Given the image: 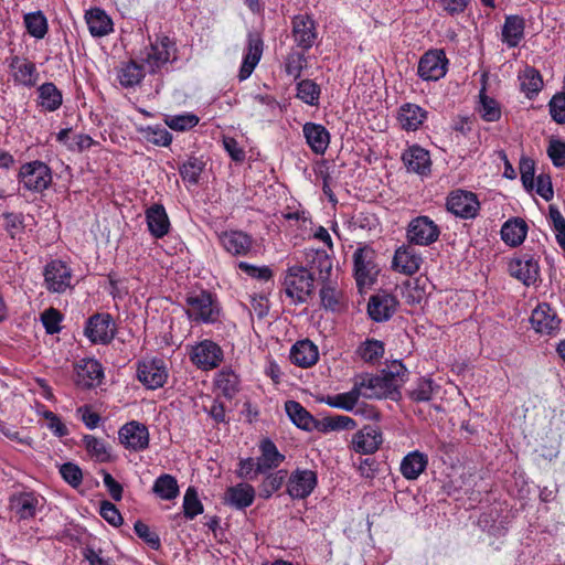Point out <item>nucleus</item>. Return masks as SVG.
Here are the masks:
<instances>
[{"instance_id": "nucleus-1", "label": "nucleus", "mask_w": 565, "mask_h": 565, "mask_svg": "<svg viewBox=\"0 0 565 565\" xmlns=\"http://www.w3.org/2000/svg\"><path fill=\"white\" fill-rule=\"evenodd\" d=\"M406 369L401 363H394L388 371L381 374L361 373L354 376V384L360 397L367 399L390 398L398 401L402 396L401 386L405 382Z\"/></svg>"}, {"instance_id": "nucleus-2", "label": "nucleus", "mask_w": 565, "mask_h": 565, "mask_svg": "<svg viewBox=\"0 0 565 565\" xmlns=\"http://www.w3.org/2000/svg\"><path fill=\"white\" fill-rule=\"evenodd\" d=\"M313 274L303 266L289 267L284 276V290L294 303H305L315 290Z\"/></svg>"}, {"instance_id": "nucleus-3", "label": "nucleus", "mask_w": 565, "mask_h": 565, "mask_svg": "<svg viewBox=\"0 0 565 565\" xmlns=\"http://www.w3.org/2000/svg\"><path fill=\"white\" fill-rule=\"evenodd\" d=\"M19 179L26 190L42 192L51 184L52 172L47 164L35 160L21 167Z\"/></svg>"}, {"instance_id": "nucleus-4", "label": "nucleus", "mask_w": 565, "mask_h": 565, "mask_svg": "<svg viewBox=\"0 0 565 565\" xmlns=\"http://www.w3.org/2000/svg\"><path fill=\"white\" fill-rule=\"evenodd\" d=\"M375 252L369 247H359L353 255L354 275L358 287H370L375 281L377 269L374 264Z\"/></svg>"}, {"instance_id": "nucleus-5", "label": "nucleus", "mask_w": 565, "mask_h": 565, "mask_svg": "<svg viewBox=\"0 0 565 565\" xmlns=\"http://www.w3.org/2000/svg\"><path fill=\"white\" fill-rule=\"evenodd\" d=\"M185 303L189 307L188 316L193 321L214 322L217 317V309L213 298L207 291L191 292L186 295Z\"/></svg>"}, {"instance_id": "nucleus-6", "label": "nucleus", "mask_w": 565, "mask_h": 565, "mask_svg": "<svg viewBox=\"0 0 565 565\" xmlns=\"http://www.w3.org/2000/svg\"><path fill=\"white\" fill-rule=\"evenodd\" d=\"M440 235L438 225L428 216L422 215L412 220L407 227L409 243L428 246L435 243Z\"/></svg>"}, {"instance_id": "nucleus-7", "label": "nucleus", "mask_w": 565, "mask_h": 565, "mask_svg": "<svg viewBox=\"0 0 565 565\" xmlns=\"http://www.w3.org/2000/svg\"><path fill=\"white\" fill-rule=\"evenodd\" d=\"M84 333L93 343H110L115 338L111 316L109 313L93 315L86 322Z\"/></svg>"}, {"instance_id": "nucleus-8", "label": "nucleus", "mask_w": 565, "mask_h": 565, "mask_svg": "<svg viewBox=\"0 0 565 565\" xmlns=\"http://www.w3.org/2000/svg\"><path fill=\"white\" fill-rule=\"evenodd\" d=\"M446 206L456 216L472 218L477 215L480 204L475 193L456 190L449 193Z\"/></svg>"}, {"instance_id": "nucleus-9", "label": "nucleus", "mask_w": 565, "mask_h": 565, "mask_svg": "<svg viewBox=\"0 0 565 565\" xmlns=\"http://www.w3.org/2000/svg\"><path fill=\"white\" fill-rule=\"evenodd\" d=\"M44 280L49 291L64 292L71 287L72 269L62 260H52L44 268Z\"/></svg>"}, {"instance_id": "nucleus-10", "label": "nucleus", "mask_w": 565, "mask_h": 565, "mask_svg": "<svg viewBox=\"0 0 565 565\" xmlns=\"http://www.w3.org/2000/svg\"><path fill=\"white\" fill-rule=\"evenodd\" d=\"M291 35L297 46L305 51L311 49L318 33L315 20L308 14H298L292 18Z\"/></svg>"}, {"instance_id": "nucleus-11", "label": "nucleus", "mask_w": 565, "mask_h": 565, "mask_svg": "<svg viewBox=\"0 0 565 565\" xmlns=\"http://www.w3.org/2000/svg\"><path fill=\"white\" fill-rule=\"evenodd\" d=\"M447 58L443 51L425 53L418 63V75L424 81H438L446 74Z\"/></svg>"}, {"instance_id": "nucleus-12", "label": "nucleus", "mask_w": 565, "mask_h": 565, "mask_svg": "<svg viewBox=\"0 0 565 565\" xmlns=\"http://www.w3.org/2000/svg\"><path fill=\"white\" fill-rule=\"evenodd\" d=\"M171 49H173V43L168 36H162L156 43H151L143 53L145 56L142 61L145 67H147L150 73L159 71L163 65L170 62Z\"/></svg>"}, {"instance_id": "nucleus-13", "label": "nucleus", "mask_w": 565, "mask_h": 565, "mask_svg": "<svg viewBox=\"0 0 565 565\" xmlns=\"http://www.w3.org/2000/svg\"><path fill=\"white\" fill-rule=\"evenodd\" d=\"M317 482L315 471L297 469L291 472L288 479L287 492L292 499H305L315 490Z\"/></svg>"}, {"instance_id": "nucleus-14", "label": "nucleus", "mask_w": 565, "mask_h": 565, "mask_svg": "<svg viewBox=\"0 0 565 565\" xmlns=\"http://www.w3.org/2000/svg\"><path fill=\"white\" fill-rule=\"evenodd\" d=\"M223 360L221 348L210 340L200 342L192 349L191 361L202 370H212Z\"/></svg>"}, {"instance_id": "nucleus-15", "label": "nucleus", "mask_w": 565, "mask_h": 565, "mask_svg": "<svg viewBox=\"0 0 565 565\" xmlns=\"http://www.w3.org/2000/svg\"><path fill=\"white\" fill-rule=\"evenodd\" d=\"M119 440L126 448L140 451L149 446V431L146 425L129 422L119 429Z\"/></svg>"}, {"instance_id": "nucleus-16", "label": "nucleus", "mask_w": 565, "mask_h": 565, "mask_svg": "<svg viewBox=\"0 0 565 565\" xmlns=\"http://www.w3.org/2000/svg\"><path fill=\"white\" fill-rule=\"evenodd\" d=\"M137 377L148 388L156 390L162 387L168 377L163 361L152 360L139 363Z\"/></svg>"}, {"instance_id": "nucleus-17", "label": "nucleus", "mask_w": 565, "mask_h": 565, "mask_svg": "<svg viewBox=\"0 0 565 565\" xmlns=\"http://www.w3.org/2000/svg\"><path fill=\"white\" fill-rule=\"evenodd\" d=\"M397 303L393 295L388 292H377L369 300L367 313L372 320L383 322L394 315Z\"/></svg>"}, {"instance_id": "nucleus-18", "label": "nucleus", "mask_w": 565, "mask_h": 565, "mask_svg": "<svg viewBox=\"0 0 565 565\" xmlns=\"http://www.w3.org/2000/svg\"><path fill=\"white\" fill-rule=\"evenodd\" d=\"M533 329L543 334H554L559 329L561 320L547 303L539 305L531 315Z\"/></svg>"}, {"instance_id": "nucleus-19", "label": "nucleus", "mask_w": 565, "mask_h": 565, "mask_svg": "<svg viewBox=\"0 0 565 565\" xmlns=\"http://www.w3.org/2000/svg\"><path fill=\"white\" fill-rule=\"evenodd\" d=\"M509 273L524 285L530 286L537 280L540 267L533 257L525 255L510 260Z\"/></svg>"}, {"instance_id": "nucleus-20", "label": "nucleus", "mask_w": 565, "mask_h": 565, "mask_svg": "<svg viewBox=\"0 0 565 565\" xmlns=\"http://www.w3.org/2000/svg\"><path fill=\"white\" fill-rule=\"evenodd\" d=\"M383 443L382 433L375 426H365L352 439L353 449L360 454H373Z\"/></svg>"}, {"instance_id": "nucleus-21", "label": "nucleus", "mask_w": 565, "mask_h": 565, "mask_svg": "<svg viewBox=\"0 0 565 565\" xmlns=\"http://www.w3.org/2000/svg\"><path fill=\"white\" fill-rule=\"evenodd\" d=\"M146 221L150 234L161 238L169 233L170 221L162 204H153L146 210Z\"/></svg>"}, {"instance_id": "nucleus-22", "label": "nucleus", "mask_w": 565, "mask_h": 565, "mask_svg": "<svg viewBox=\"0 0 565 565\" xmlns=\"http://www.w3.org/2000/svg\"><path fill=\"white\" fill-rule=\"evenodd\" d=\"M422 257L412 246H402L396 249L393 258V267L398 273L413 275L419 270Z\"/></svg>"}, {"instance_id": "nucleus-23", "label": "nucleus", "mask_w": 565, "mask_h": 565, "mask_svg": "<svg viewBox=\"0 0 565 565\" xmlns=\"http://www.w3.org/2000/svg\"><path fill=\"white\" fill-rule=\"evenodd\" d=\"M402 160L408 171L427 174L430 171L429 152L419 146H412L404 151Z\"/></svg>"}, {"instance_id": "nucleus-24", "label": "nucleus", "mask_w": 565, "mask_h": 565, "mask_svg": "<svg viewBox=\"0 0 565 565\" xmlns=\"http://www.w3.org/2000/svg\"><path fill=\"white\" fill-rule=\"evenodd\" d=\"M263 54V40L258 35L249 34L247 53L244 56L238 78L239 81L247 79L254 68L257 66Z\"/></svg>"}, {"instance_id": "nucleus-25", "label": "nucleus", "mask_w": 565, "mask_h": 565, "mask_svg": "<svg viewBox=\"0 0 565 565\" xmlns=\"http://www.w3.org/2000/svg\"><path fill=\"white\" fill-rule=\"evenodd\" d=\"M306 141L313 152L323 154L330 142V134L324 126L307 122L302 128Z\"/></svg>"}, {"instance_id": "nucleus-26", "label": "nucleus", "mask_w": 565, "mask_h": 565, "mask_svg": "<svg viewBox=\"0 0 565 565\" xmlns=\"http://www.w3.org/2000/svg\"><path fill=\"white\" fill-rule=\"evenodd\" d=\"M10 68L15 82L28 87H32L36 84L39 73L36 72L34 63L26 58L13 56L10 62Z\"/></svg>"}, {"instance_id": "nucleus-27", "label": "nucleus", "mask_w": 565, "mask_h": 565, "mask_svg": "<svg viewBox=\"0 0 565 565\" xmlns=\"http://www.w3.org/2000/svg\"><path fill=\"white\" fill-rule=\"evenodd\" d=\"M319 359L318 348L310 340L296 342L290 350V360L300 367H309Z\"/></svg>"}, {"instance_id": "nucleus-28", "label": "nucleus", "mask_w": 565, "mask_h": 565, "mask_svg": "<svg viewBox=\"0 0 565 565\" xmlns=\"http://www.w3.org/2000/svg\"><path fill=\"white\" fill-rule=\"evenodd\" d=\"M255 499V489L248 483H238L230 487L225 492V503L237 509L243 510L249 507Z\"/></svg>"}, {"instance_id": "nucleus-29", "label": "nucleus", "mask_w": 565, "mask_h": 565, "mask_svg": "<svg viewBox=\"0 0 565 565\" xmlns=\"http://www.w3.org/2000/svg\"><path fill=\"white\" fill-rule=\"evenodd\" d=\"M77 384L83 387H92L103 377V369L94 359L82 360L76 366Z\"/></svg>"}, {"instance_id": "nucleus-30", "label": "nucleus", "mask_w": 565, "mask_h": 565, "mask_svg": "<svg viewBox=\"0 0 565 565\" xmlns=\"http://www.w3.org/2000/svg\"><path fill=\"white\" fill-rule=\"evenodd\" d=\"M260 456L257 457L256 465H258L263 473L277 468L285 460V456L279 452L276 445L270 439H264L259 446Z\"/></svg>"}, {"instance_id": "nucleus-31", "label": "nucleus", "mask_w": 565, "mask_h": 565, "mask_svg": "<svg viewBox=\"0 0 565 565\" xmlns=\"http://www.w3.org/2000/svg\"><path fill=\"white\" fill-rule=\"evenodd\" d=\"M527 234V224L523 218L508 220L501 228V238L508 245L515 247L521 245Z\"/></svg>"}, {"instance_id": "nucleus-32", "label": "nucleus", "mask_w": 565, "mask_h": 565, "mask_svg": "<svg viewBox=\"0 0 565 565\" xmlns=\"http://www.w3.org/2000/svg\"><path fill=\"white\" fill-rule=\"evenodd\" d=\"M428 465L427 455L414 450L407 454L401 462V472L407 480H416Z\"/></svg>"}, {"instance_id": "nucleus-33", "label": "nucleus", "mask_w": 565, "mask_h": 565, "mask_svg": "<svg viewBox=\"0 0 565 565\" xmlns=\"http://www.w3.org/2000/svg\"><path fill=\"white\" fill-rule=\"evenodd\" d=\"M525 21L520 15H508L505 17L504 24L502 26V42L509 47H515L524 38Z\"/></svg>"}, {"instance_id": "nucleus-34", "label": "nucleus", "mask_w": 565, "mask_h": 565, "mask_svg": "<svg viewBox=\"0 0 565 565\" xmlns=\"http://www.w3.org/2000/svg\"><path fill=\"white\" fill-rule=\"evenodd\" d=\"M85 19L90 34L95 38L105 36L113 31V21L102 9L88 10Z\"/></svg>"}, {"instance_id": "nucleus-35", "label": "nucleus", "mask_w": 565, "mask_h": 565, "mask_svg": "<svg viewBox=\"0 0 565 565\" xmlns=\"http://www.w3.org/2000/svg\"><path fill=\"white\" fill-rule=\"evenodd\" d=\"M223 247L233 255H246L252 247L250 237L241 232H225L220 236Z\"/></svg>"}, {"instance_id": "nucleus-36", "label": "nucleus", "mask_w": 565, "mask_h": 565, "mask_svg": "<svg viewBox=\"0 0 565 565\" xmlns=\"http://www.w3.org/2000/svg\"><path fill=\"white\" fill-rule=\"evenodd\" d=\"M427 113L415 104H405L399 108L398 120L403 129L417 130L426 119Z\"/></svg>"}, {"instance_id": "nucleus-37", "label": "nucleus", "mask_w": 565, "mask_h": 565, "mask_svg": "<svg viewBox=\"0 0 565 565\" xmlns=\"http://www.w3.org/2000/svg\"><path fill=\"white\" fill-rule=\"evenodd\" d=\"M285 409L290 420L299 428L311 431L315 426V417L298 402L287 401Z\"/></svg>"}, {"instance_id": "nucleus-38", "label": "nucleus", "mask_w": 565, "mask_h": 565, "mask_svg": "<svg viewBox=\"0 0 565 565\" xmlns=\"http://www.w3.org/2000/svg\"><path fill=\"white\" fill-rule=\"evenodd\" d=\"M39 93V106L46 111H54L58 109L63 103V96L61 90L55 84L49 82L42 84L38 88Z\"/></svg>"}, {"instance_id": "nucleus-39", "label": "nucleus", "mask_w": 565, "mask_h": 565, "mask_svg": "<svg viewBox=\"0 0 565 565\" xmlns=\"http://www.w3.org/2000/svg\"><path fill=\"white\" fill-rule=\"evenodd\" d=\"M359 398L360 393L354 384L349 392L335 395H328L321 398V402L326 403L330 407L351 412L358 404Z\"/></svg>"}, {"instance_id": "nucleus-40", "label": "nucleus", "mask_w": 565, "mask_h": 565, "mask_svg": "<svg viewBox=\"0 0 565 565\" xmlns=\"http://www.w3.org/2000/svg\"><path fill=\"white\" fill-rule=\"evenodd\" d=\"M38 504V498L30 492L14 495L11 500L12 509L20 516V519L33 518L35 515Z\"/></svg>"}, {"instance_id": "nucleus-41", "label": "nucleus", "mask_w": 565, "mask_h": 565, "mask_svg": "<svg viewBox=\"0 0 565 565\" xmlns=\"http://www.w3.org/2000/svg\"><path fill=\"white\" fill-rule=\"evenodd\" d=\"M310 268L320 275V279L326 281L332 270V259L326 250L317 249L307 254Z\"/></svg>"}, {"instance_id": "nucleus-42", "label": "nucleus", "mask_w": 565, "mask_h": 565, "mask_svg": "<svg viewBox=\"0 0 565 565\" xmlns=\"http://www.w3.org/2000/svg\"><path fill=\"white\" fill-rule=\"evenodd\" d=\"M85 449L95 461L107 462L110 460L109 446L103 439H99L93 435H85L83 437Z\"/></svg>"}, {"instance_id": "nucleus-43", "label": "nucleus", "mask_w": 565, "mask_h": 565, "mask_svg": "<svg viewBox=\"0 0 565 565\" xmlns=\"http://www.w3.org/2000/svg\"><path fill=\"white\" fill-rule=\"evenodd\" d=\"M152 490L162 500L175 499L179 494L178 481L171 475H161L154 481Z\"/></svg>"}, {"instance_id": "nucleus-44", "label": "nucleus", "mask_w": 565, "mask_h": 565, "mask_svg": "<svg viewBox=\"0 0 565 565\" xmlns=\"http://www.w3.org/2000/svg\"><path fill=\"white\" fill-rule=\"evenodd\" d=\"M288 472L285 469H279L265 477L259 486V497L263 499H269L273 493L278 491L287 479Z\"/></svg>"}, {"instance_id": "nucleus-45", "label": "nucleus", "mask_w": 565, "mask_h": 565, "mask_svg": "<svg viewBox=\"0 0 565 565\" xmlns=\"http://www.w3.org/2000/svg\"><path fill=\"white\" fill-rule=\"evenodd\" d=\"M519 78L521 90L524 92L527 97L536 95L543 86L542 76L534 67H526Z\"/></svg>"}, {"instance_id": "nucleus-46", "label": "nucleus", "mask_w": 565, "mask_h": 565, "mask_svg": "<svg viewBox=\"0 0 565 565\" xmlns=\"http://www.w3.org/2000/svg\"><path fill=\"white\" fill-rule=\"evenodd\" d=\"M24 25L28 33L35 39H43L47 33V20L41 11L26 13Z\"/></svg>"}, {"instance_id": "nucleus-47", "label": "nucleus", "mask_w": 565, "mask_h": 565, "mask_svg": "<svg viewBox=\"0 0 565 565\" xmlns=\"http://www.w3.org/2000/svg\"><path fill=\"white\" fill-rule=\"evenodd\" d=\"M143 66L145 65L137 64L135 61L125 64L118 73L119 83L124 87L138 85L145 76Z\"/></svg>"}, {"instance_id": "nucleus-48", "label": "nucleus", "mask_w": 565, "mask_h": 565, "mask_svg": "<svg viewBox=\"0 0 565 565\" xmlns=\"http://www.w3.org/2000/svg\"><path fill=\"white\" fill-rule=\"evenodd\" d=\"M358 355L366 363H373L384 354V343L380 340L367 339L356 350Z\"/></svg>"}, {"instance_id": "nucleus-49", "label": "nucleus", "mask_w": 565, "mask_h": 565, "mask_svg": "<svg viewBox=\"0 0 565 565\" xmlns=\"http://www.w3.org/2000/svg\"><path fill=\"white\" fill-rule=\"evenodd\" d=\"M320 87L311 79H302L297 84V97L310 106H317L320 98Z\"/></svg>"}, {"instance_id": "nucleus-50", "label": "nucleus", "mask_w": 565, "mask_h": 565, "mask_svg": "<svg viewBox=\"0 0 565 565\" xmlns=\"http://www.w3.org/2000/svg\"><path fill=\"white\" fill-rule=\"evenodd\" d=\"M238 376L231 370H222L216 376V386L227 398L238 392Z\"/></svg>"}, {"instance_id": "nucleus-51", "label": "nucleus", "mask_w": 565, "mask_h": 565, "mask_svg": "<svg viewBox=\"0 0 565 565\" xmlns=\"http://www.w3.org/2000/svg\"><path fill=\"white\" fill-rule=\"evenodd\" d=\"M204 166L205 164L202 160L195 157H191L182 166H180L179 172L184 181L191 184H196L204 169Z\"/></svg>"}, {"instance_id": "nucleus-52", "label": "nucleus", "mask_w": 565, "mask_h": 565, "mask_svg": "<svg viewBox=\"0 0 565 565\" xmlns=\"http://www.w3.org/2000/svg\"><path fill=\"white\" fill-rule=\"evenodd\" d=\"M201 513H203V504L198 491L194 487H189L183 497V514L186 519L193 520Z\"/></svg>"}, {"instance_id": "nucleus-53", "label": "nucleus", "mask_w": 565, "mask_h": 565, "mask_svg": "<svg viewBox=\"0 0 565 565\" xmlns=\"http://www.w3.org/2000/svg\"><path fill=\"white\" fill-rule=\"evenodd\" d=\"M166 124L175 131H184L195 127L199 124V117L194 114H183L167 116Z\"/></svg>"}, {"instance_id": "nucleus-54", "label": "nucleus", "mask_w": 565, "mask_h": 565, "mask_svg": "<svg viewBox=\"0 0 565 565\" xmlns=\"http://www.w3.org/2000/svg\"><path fill=\"white\" fill-rule=\"evenodd\" d=\"M134 530L136 535L147 543L152 550L158 551L161 547V541L157 532L152 531L146 523L138 520Z\"/></svg>"}, {"instance_id": "nucleus-55", "label": "nucleus", "mask_w": 565, "mask_h": 565, "mask_svg": "<svg viewBox=\"0 0 565 565\" xmlns=\"http://www.w3.org/2000/svg\"><path fill=\"white\" fill-rule=\"evenodd\" d=\"M434 391L435 385L430 379H420L416 387L409 392V397L414 402H428L431 399Z\"/></svg>"}, {"instance_id": "nucleus-56", "label": "nucleus", "mask_w": 565, "mask_h": 565, "mask_svg": "<svg viewBox=\"0 0 565 565\" xmlns=\"http://www.w3.org/2000/svg\"><path fill=\"white\" fill-rule=\"evenodd\" d=\"M307 65V58L301 52H290L286 58L285 68L286 73L294 78L301 75L303 67Z\"/></svg>"}, {"instance_id": "nucleus-57", "label": "nucleus", "mask_w": 565, "mask_h": 565, "mask_svg": "<svg viewBox=\"0 0 565 565\" xmlns=\"http://www.w3.org/2000/svg\"><path fill=\"white\" fill-rule=\"evenodd\" d=\"M60 473L65 482L71 487L77 488L82 484L83 472L82 469L73 462H65L60 467Z\"/></svg>"}, {"instance_id": "nucleus-58", "label": "nucleus", "mask_w": 565, "mask_h": 565, "mask_svg": "<svg viewBox=\"0 0 565 565\" xmlns=\"http://www.w3.org/2000/svg\"><path fill=\"white\" fill-rule=\"evenodd\" d=\"M480 113L484 120L495 121L500 118L501 111L498 103L484 94H480Z\"/></svg>"}, {"instance_id": "nucleus-59", "label": "nucleus", "mask_w": 565, "mask_h": 565, "mask_svg": "<svg viewBox=\"0 0 565 565\" xmlns=\"http://www.w3.org/2000/svg\"><path fill=\"white\" fill-rule=\"evenodd\" d=\"M256 462H258L257 459L252 457L242 459L238 463V477L247 480H255L259 475H264Z\"/></svg>"}, {"instance_id": "nucleus-60", "label": "nucleus", "mask_w": 565, "mask_h": 565, "mask_svg": "<svg viewBox=\"0 0 565 565\" xmlns=\"http://www.w3.org/2000/svg\"><path fill=\"white\" fill-rule=\"evenodd\" d=\"M41 321L45 328L46 333L54 334L61 330L60 323L62 321V315L58 310L49 308L41 315Z\"/></svg>"}, {"instance_id": "nucleus-61", "label": "nucleus", "mask_w": 565, "mask_h": 565, "mask_svg": "<svg viewBox=\"0 0 565 565\" xmlns=\"http://www.w3.org/2000/svg\"><path fill=\"white\" fill-rule=\"evenodd\" d=\"M4 228L9 233L11 238H15L18 234L23 232V216L17 213H3Z\"/></svg>"}, {"instance_id": "nucleus-62", "label": "nucleus", "mask_w": 565, "mask_h": 565, "mask_svg": "<svg viewBox=\"0 0 565 565\" xmlns=\"http://www.w3.org/2000/svg\"><path fill=\"white\" fill-rule=\"evenodd\" d=\"M99 513L113 526H119L124 522L119 510L109 501H103L100 503Z\"/></svg>"}, {"instance_id": "nucleus-63", "label": "nucleus", "mask_w": 565, "mask_h": 565, "mask_svg": "<svg viewBox=\"0 0 565 565\" xmlns=\"http://www.w3.org/2000/svg\"><path fill=\"white\" fill-rule=\"evenodd\" d=\"M552 118L558 124H565V93L556 94L550 102Z\"/></svg>"}, {"instance_id": "nucleus-64", "label": "nucleus", "mask_w": 565, "mask_h": 565, "mask_svg": "<svg viewBox=\"0 0 565 565\" xmlns=\"http://www.w3.org/2000/svg\"><path fill=\"white\" fill-rule=\"evenodd\" d=\"M547 154L555 167H563L565 164V142L561 140H551Z\"/></svg>"}]
</instances>
